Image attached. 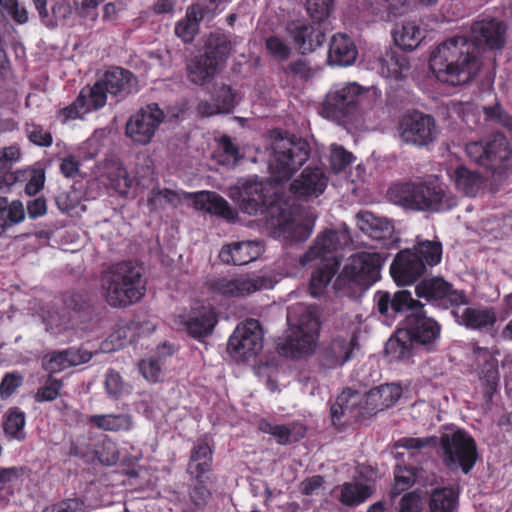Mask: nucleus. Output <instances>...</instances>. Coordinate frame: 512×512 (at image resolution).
Here are the masks:
<instances>
[{"label": "nucleus", "mask_w": 512, "mask_h": 512, "mask_svg": "<svg viewBox=\"0 0 512 512\" xmlns=\"http://www.w3.org/2000/svg\"><path fill=\"white\" fill-rule=\"evenodd\" d=\"M270 149L269 170L272 180L247 181L240 191L239 207L249 215L267 212L270 216L269 226L278 237L305 241L312 234L315 217L282 209L279 183L289 180L307 161L308 143L274 132Z\"/></svg>", "instance_id": "obj_1"}, {"label": "nucleus", "mask_w": 512, "mask_h": 512, "mask_svg": "<svg viewBox=\"0 0 512 512\" xmlns=\"http://www.w3.org/2000/svg\"><path fill=\"white\" fill-rule=\"evenodd\" d=\"M506 26L496 19L472 24L470 40L455 36L440 43L431 53L429 67L435 77L450 85H460L473 78L480 68L478 44L500 48L505 41Z\"/></svg>", "instance_id": "obj_2"}, {"label": "nucleus", "mask_w": 512, "mask_h": 512, "mask_svg": "<svg viewBox=\"0 0 512 512\" xmlns=\"http://www.w3.org/2000/svg\"><path fill=\"white\" fill-rule=\"evenodd\" d=\"M375 301L379 313L388 319H392L399 312L410 311L402 330L407 333L413 343L430 348L440 339V325L422 312L421 303L414 300L409 291H398L392 299L387 292H377Z\"/></svg>", "instance_id": "obj_3"}, {"label": "nucleus", "mask_w": 512, "mask_h": 512, "mask_svg": "<svg viewBox=\"0 0 512 512\" xmlns=\"http://www.w3.org/2000/svg\"><path fill=\"white\" fill-rule=\"evenodd\" d=\"M388 196L393 203L415 211L442 212L457 205V197L437 179L397 183Z\"/></svg>", "instance_id": "obj_4"}, {"label": "nucleus", "mask_w": 512, "mask_h": 512, "mask_svg": "<svg viewBox=\"0 0 512 512\" xmlns=\"http://www.w3.org/2000/svg\"><path fill=\"white\" fill-rule=\"evenodd\" d=\"M287 322L290 335L278 342L277 348L280 354L291 358L313 354L320 331L316 309L303 303L292 305L287 310Z\"/></svg>", "instance_id": "obj_5"}, {"label": "nucleus", "mask_w": 512, "mask_h": 512, "mask_svg": "<svg viewBox=\"0 0 512 512\" xmlns=\"http://www.w3.org/2000/svg\"><path fill=\"white\" fill-rule=\"evenodd\" d=\"M101 293L112 307H126L138 302L145 293L142 268L132 262L110 267L102 277Z\"/></svg>", "instance_id": "obj_6"}, {"label": "nucleus", "mask_w": 512, "mask_h": 512, "mask_svg": "<svg viewBox=\"0 0 512 512\" xmlns=\"http://www.w3.org/2000/svg\"><path fill=\"white\" fill-rule=\"evenodd\" d=\"M443 462L453 470L467 474L477 459L476 443L465 431L447 428L440 437Z\"/></svg>", "instance_id": "obj_7"}, {"label": "nucleus", "mask_w": 512, "mask_h": 512, "mask_svg": "<svg viewBox=\"0 0 512 512\" xmlns=\"http://www.w3.org/2000/svg\"><path fill=\"white\" fill-rule=\"evenodd\" d=\"M263 329L256 319H247L235 328L228 340L227 349L238 361L254 358L263 348Z\"/></svg>", "instance_id": "obj_8"}, {"label": "nucleus", "mask_w": 512, "mask_h": 512, "mask_svg": "<svg viewBox=\"0 0 512 512\" xmlns=\"http://www.w3.org/2000/svg\"><path fill=\"white\" fill-rule=\"evenodd\" d=\"M351 242V236L346 225H340L337 229H328L319 234L309 250L300 258V264L305 267L313 262H328L339 265L334 253L347 246Z\"/></svg>", "instance_id": "obj_9"}, {"label": "nucleus", "mask_w": 512, "mask_h": 512, "mask_svg": "<svg viewBox=\"0 0 512 512\" xmlns=\"http://www.w3.org/2000/svg\"><path fill=\"white\" fill-rule=\"evenodd\" d=\"M366 89L356 82L334 84L326 97L325 109L332 118H349L358 109Z\"/></svg>", "instance_id": "obj_10"}, {"label": "nucleus", "mask_w": 512, "mask_h": 512, "mask_svg": "<svg viewBox=\"0 0 512 512\" xmlns=\"http://www.w3.org/2000/svg\"><path fill=\"white\" fill-rule=\"evenodd\" d=\"M398 132L402 142L417 147H428L439 134L434 118L420 112L404 115L399 122Z\"/></svg>", "instance_id": "obj_11"}, {"label": "nucleus", "mask_w": 512, "mask_h": 512, "mask_svg": "<svg viewBox=\"0 0 512 512\" xmlns=\"http://www.w3.org/2000/svg\"><path fill=\"white\" fill-rule=\"evenodd\" d=\"M166 119L169 115H165L157 104H148L130 116L126 123V136L136 144L147 145Z\"/></svg>", "instance_id": "obj_12"}, {"label": "nucleus", "mask_w": 512, "mask_h": 512, "mask_svg": "<svg viewBox=\"0 0 512 512\" xmlns=\"http://www.w3.org/2000/svg\"><path fill=\"white\" fill-rule=\"evenodd\" d=\"M277 280L269 275L247 274L235 278L214 279L210 287L213 292L228 297H243L254 292L272 289Z\"/></svg>", "instance_id": "obj_13"}, {"label": "nucleus", "mask_w": 512, "mask_h": 512, "mask_svg": "<svg viewBox=\"0 0 512 512\" xmlns=\"http://www.w3.org/2000/svg\"><path fill=\"white\" fill-rule=\"evenodd\" d=\"M230 51L225 39H221L215 48L209 47L205 54L195 57L188 64L189 79L199 85L210 82L223 67Z\"/></svg>", "instance_id": "obj_14"}, {"label": "nucleus", "mask_w": 512, "mask_h": 512, "mask_svg": "<svg viewBox=\"0 0 512 512\" xmlns=\"http://www.w3.org/2000/svg\"><path fill=\"white\" fill-rule=\"evenodd\" d=\"M192 197L195 209L220 216L227 221H234L237 213L229 206L228 202L214 192L201 191L193 195L179 193L177 191L164 189L166 205L177 206L183 198Z\"/></svg>", "instance_id": "obj_15"}, {"label": "nucleus", "mask_w": 512, "mask_h": 512, "mask_svg": "<svg viewBox=\"0 0 512 512\" xmlns=\"http://www.w3.org/2000/svg\"><path fill=\"white\" fill-rule=\"evenodd\" d=\"M386 257L378 252L363 251L352 255L345 266V274L354 282L370 286L380 278Z\"/></svg>", "instance_id": "obj_16"}, {"label": "nucleus", "mask_w": 512, "mask_h": 512, "mask_svg": "<svg viewBox=\"0 0 512 512\" xmlns=\"http://www.w3.org/2000/svg\"><path fill=\"white\" fill-rule=\"evenodd\" d=\"M217 322L215 309L205 304H196L189 312L179 314L175 318V323L196 339L210 335Z\"/></svg>", "instance_id": "obj_17"}, {"label": "nucleus", "mask_w": 512, "mask_h": 512, "mask_svg": "<svg viewBox=\"0 0 512 512\" xmlns=\"http://www.w3.org/2000/svg\"><path fill=\"white\" fill-rule=\"evenodd\" d=\"M415 292L419 298L437 302L444 307L467 304V298L462 291L453 289L448 282L439 277L423 280L416 286Z\"/></svg>", "instance_id": "obj_18"}, {"label": "nucleus", "mask_w": 512, "mask_h": 512, "mask_svg": "<svg viewBox=\"0 0 512 512\" xmlns=\"http://www.w3.org/2000/svg\"><path fill=\"white\" fill-rule=\"evenodd\" d=\"M98 177L102 183L121 195H127L138 185L136 177L130 176L121 161L115 157L107 158L98 166Z\"/></svg>", "instance_id": "obj_19"}, {"label": "nucleus", "mask_w": 512, "mask_h": 512, "mask_svg": "<svg viewBox=\"0 0 512 512\" xmlns=\"http://www.w3.org/2000/svg\"><path fill=\"white\" fill-rule=\"evenodd\" d=\"M107 102V92L100 80L93 86L84 87L76 101L63 109L65 119L81 118L88 112L102 108Z\"/></svg>", "instance_id": "obj_20"}, {"label": "nucleus", "mask_w": 512, "mask_h": 512, "mask_svg": "<svg viewBox=\"0 0 512 512\" xmlns=\"http://www.w3.org/2000/svg\"><path fill=\"white\" fill-rule=\"evenodd\" d=\"M426 267L411 249L400 251L390 267V273L398 285H409L421 277Z\"/></svg>", "instance_id": "obj_21"}, {"label": "nucleus", "mask_w": 512, "mask_h": 512, "mask_svg": "<svg viewBox=\"0 0 512 512\" xmlns=\"http://www.w3.org/2000/svg\"><path fill=\"white\" fill-rule=\"evenodd\" d=\"M355 219L357 227L370 238L385 241L386 246L398 241L394 225L388 218L375 215L370 211H360Z\"/></svg>", "instance_id": "obj_22"}, {"label": "nucleus", "mask_w": 512, "mask_h": 512, "mask_svg": "<svg viewBox=\"0 0 512 512\" xmlns=\"http://www.w3.org/2000/svg\"><path fill=\"white\" fill-rule=\"evenodd\" d=\"M368 67L384 78L399 79L409 70V61L405 55L386 48L384 52L373 54L368 60Z\"/></svg>", "instance_id": "obj_23"}, {"label": "nucleus", "mask_w": 512, "mask_h": 512, "mask_svg": "<svg viewBox=\"0 0 512 512\" xmlns=\"http://www.w3.org/2000/svg\"><path fill=\"white\" fill-rule=\"evenodd\" d=\"M286 32L302 54L312 52L324 42V33L305 19L289 22Z\"/></svg>", "instance_id": "obj_24"}, {"label": "nucleus", "mask_w": 512, "mask_h": 512, "mask_svg": "<svg viewBox=\"0 0 512 512\" xmlns=\"http://www.w3.org/2000/svg\"><path fill=\"white\" fill-rule=\"evenodd\" d=\"M328 185V178L320 168H306L295 179L291 186V192L298 198L312 199L319 197Z\"/></svg>", "instance_id": "obj_25"}, {"label": "nucleus", "mask_w": 512, "mask_h": 512, "mask_svg": "<svg viewBox=\"0 0 512 512\" xmlns=\"http://www.w3.org/2000/svg\"><path fill=\"white\" fill-rule=\"evenodd\" d=\"M356 346L357 338L354 333L335 337L323 351V367L331 369L344 365L351 359Z\"/></svg>", "instance_id": "obj_26"}, {"label": "nucleus", "mask_w": 512, "mask_h": 512, "mask_svg": "<svg viewBox=\"0 0 512 512\" xmlns=\"http://www.w3.org/2000/svg\"><path fill=\"white\" fill-rule=\"evenodd\" d=\"M263 251L261 241L234 242L222 247L219 258L226 264L245 265L259 258Z\"/></svg>", "instance_id": "obj_27"}, {"label": "nucleus", "mask_w": 512, "mask_h": 512, "mask_svg": "<svg viewBox=\"0 0 512 512\" xmlns=\"http://www.w3.org/2000/svg\"><path fill=\"white\" fill-rule=\"evenodd\" d=\"M462 306H456L452 310L456 322L460 325L474 330H482L492 327L497 321V315L493 308Z\"/></svg>", "instance_id": "obj_28"}, {"label": "nucleus", "mask_w": 512, "mask_h": 512, "mask_svg": "<svg viewBox=\"0 0 512 512\" xmlns=\"http://www.w3.org/2000/svg\"><path fill=\"white\" fill-rule=\"evenodd\" d=\"M402 388L399 384L390 383L371 389L365 395V413H376L393 406L401 397Z\"/></svg>", "instance_id": "obj_29"}, {"label": "nucleus", "mask_w": 512, "mask_h": 512, "mask_svg": "<svg viewBox=\"0 0 512 512\" xmlns=\"http://www.w3.org/2000/svg\"><path fill=\"white\" fill-rule=\"evenodd\" d=\"M90 359L89 352L70 348L46 355L43 359V367L49 373H58L72 366L86 363Z\"/></svg>", "instance_id": "obj_30"}, {"label": "nucleus", "mask_w": 512, "mask_h": 512, "mask_svg": "<svg viewBox=\"0 0 512 512\" xmlns=\"http://www.w3.org/2000/svg\"><path fill=\"white\" fill-rule=\"evenodd\" d=\"M358 52L354 42L345 34H336L332 37L328 63L332 66H349L357 58Z\"/></svg>", "instance_id": "obj_31"}, {"label": "nucleus", "mask_w": 512, "mask_h": 512, "mask_svg": "<svg viewBox=\"0 0 512 512\" xmlns=\"http://www.w3.org/2000/svg\"><path fill=\"white\" fill-rule=\"evenodd\" d=\"M99 80L106 92L113 96H124L131 93L136 83L130 71L119 67L108 69Z\"/></svg>", "instance_id": "obj_32"}, {"label": "nucleus", "mask_w": 512, "mask_h": 512, "mask_svg": "<svg viewBox=\"0 0 512 512\" xmlns=\"http://www.w3.org/2000/svg\"><path fill=\"white\" fill-rule=\"evenodd\" d=\"M392 36L397 46L403 50L412 51L425 38V31L416 21H404L396 25Z\"/></svg>", "instance_id": "obj_33"}, {"label": "nucleus", "mask_w": 512, "mask_h": 512, "mask_svg": "<svg viewBox=\"0 0 512 512\" xmlns=\"http://www.w3.org/2000/svg\"><path fill=\"white\" fill-rule=\"evenodd\" d=\"M511 153L506 137L499 133L494 134L486 142L487 168L491 170L505 168Z\"/></svg>", "instance_id": "obj_34"}, {"label": "nucleus", "mask_w": 512, "mask_h": 512, "mask_svg": "<svg viewBox=\"0 0 512 512\" xmlns=\"http://www.w3.org/2000/svg\"><path fill=\"white\" fill-rule=\"evenodd\" d=\"M235 106L234 94L228 86H221L212 97L211 102L202 101L198 111L203 116H213L222 113H229Z\"/></svg>", "instance_id": "obj_35"}, {"label": "nucleus", "mask_w": 512, "mask_h": 512, "mask_svg": "<svg viewBox=\"0 0 512 512\" xmlns=\"http://www.w3.org/2000/svg\"><path fill=\"white\" fill-rule=\"evenodd\" d=\"M211 462L212 451L210 446L204 441H198L191 452L188 472L196 479H200L210 471Z\"/></svg>", "instance_id": "obj_36"}, {"label": "nucleus", "mask_w": 512, "mask_h": 512, "mask_svg": "<svg viewBox=\"0 0 512 512\" xmlns=\"http://www.w3.org/2000/svg\"><path fill=\"white\" fill-rule=\"evenodd\" d=\"M89 423L104 431H129L134 422L129 414H98L89 418Z\"/></svg>", "instance_id": "obj_37"}, {"label": "nucleus", "mask_w": 512, "mask_h": 512, "mask_svg": "<svg viewBox=\"0 0 512 512\" xmlns=\"http://www.w3.org/2000/svg\"><path fill=\"white\" fill-rule=\"evenodd\" d=\"M451 178L456 189L467 196H475L483 185L482 177L464 166L457 167Z\"/></svg>", "instance_id": "obj_38"}, {"label": "nucleus", "mask_w": 512, "mask_h": 512, "mask_svg": "<svg viewBox=\"0 0 512 512\" xmlns=\"http://www.w3.org/2000/svg\"><path fill=\"white\" fill-rule=\"evenodd\" d=\"M411 250L418 255L426 268L436 266L441 262L442 243L438 240H426L417 236L416 244Z\"/></svg>", "instance_id": "obj_39"}, {"label": "nucleus", "mask_w": 512, "mask_h": 512, "mask_svg": "<svg viewBox=\"0 0 512 512\" xmlns=\"http://www.w3.org/2000/svg\"><path fill=\"white\" fill-rule=\"evenodd\" d=\"M318 267L313 272L310 280V293L317 297L324 293L333 276L335 275L338 265H334L331 260L328 262H313Z\"/></svg>", "instance_id": "obj_40"}, {"label": "nucleus", "mask_w": 512, "mask_h": 512, "mask_svg": "<svg viewBox=\"0 0 512 512\" xmlns=\"http://www.w3.org/2000/svg\"><path fill=\"white\" fill-rule=\"evenodd\" d=\"M202 11L199 6H191L187 9L185 17L177 22L175 34L183 42L193 41L199 29V21L202 19Z\"/></svg>", "instance_id": "obj_41"}, {"label": "nucleus", "mask_w": 512, "mask_h": 512, "mask_svg": "<svg viewBox=\"0 0 512 512\" xmlns=\"http://www.w3.org/2000/svg\"><path fill=\"white\" fill-rule=\"evenodd\" d=\"M413 342L402 329L391 337L385 346V351L391 361H405L412 355Z\"/></svg>", "instance_id": "obj_42"}, {"label": "nucleus", "mask_w": 512, "mask_h": 512, "mask_svg": "<svg viewBox=\"0 0 512 512\" xmlns=\"http://www.w3.org/2000/svg\"><path fill=\"white\" fill-rule=\"evenodd\" d=\"M458 504V494L452 487L434 489L429 500L431 512H453Z\"/></svg>", "instance_id": "obj_43"}, {"label": "nucleus", "mask_w": 512, "mask_h": 512, "mask_svg": "<svg viewBox=\"0 0 512 512\" xmlns=\"http://www.w3.org/2000/svg\"><path fill=\"white\" fill-rule=\"evenodd\" d=\"M365 396L351 389L344 390L331 406V416L333 420H339L346 413H353L362 403Z\"/></svg>", "instance_id": "obj_44"}, {"label": "nucleus", "mask_w": 512, "mask_h": 512, "mask_svg": "<svg viewBox=\"0 0 512 512\" xmlns=\"http://www.w3.org/2000/svg\"><path fill=\"white\" fill-rule=\"evenodd\" d=\"M136 328L134 324L118 325L116 330L112 332L101 344V349L104 352H111L118 350L134 340L135 336L133 330Z\"/></svg>", "instance_id": "obj_45"}, {"label": "nucleus", "mask_w": 512, "mask_h": 512, "mask_svg": "<svg viewBox=\"0 0 512 512\" xmlns=\"http://www.w3.org/2000/svg\"><path fill=\"white\" fill-rule=\"evenodd\" d=\"M46 330L52 335L70 336L69 330L71 328L70 319L65 314H60L58 311L51 309L44 310L41 315Z\"/></svg>", "instance_id": "obj_46"}, {"label": "nucleus", "mask_w": 512, "mask_h": 512, "mask_svg": "<svg viewBox=\"0 0 512 512\" xmlns=\"http://www.w3.org/2000/svg\"><path fill=\"white\" fill-rule=\"evenodd\" d=\"M473 353L480 373L487 378V381L495 379L498 366L496 352L484 347H475Z\"/></svg>", "instance_id": "obj_47"}, {"label": "nucleus", "mask_w": 512, "mask_h": 512, "mask_svg": "<svg viewBox=\"0 0 512 512\" xmlns=\"http://www.w3.org/2000/svg\"><path fill=\"white\" fill-rule=\"evenodd\" d=\"M372 494L368 485L360 483H345L341 487L340 501L347 506H354L364 502Z\"/></svg>", "instance_id": "obj_48"}, {"label": "nucleus", "mask_w": 512, "mask_h": 512, "mask_svg": "<svg viewBox=\"0 0 512 512\" xmlns=\"http://www.w3.org/2000/svg\"><path fill=\"white\" fill-rule=\"evenodd\" d=\"M25 414L17 408L10 409L5 416L4 431L9 437L22 441L26 437Z\"/></svg>", "instance_id": "obj_49"}, {"label": "nucleus", "mask_w": 512, "mask_h": 512, "mask_svg": "<svg viewBox=\"0 0 512 512\" xmlns=\"http://www.w3.org/2000/svg\"><path fill=\"white\" fill-rule=\"evenodd\" d=\"M215 158L220 164L228 167L235 166L240 159L238 148L228 136H222L219 139Z\"/></svg>", "instance_id": "obj_50"}, {"label": "nucleus", "mask_w": 512, "mask_h": 512, "mask_svg": "<svg viewBox=\"0 0 512 512\" xmlns=\"http://www.w3.org/2000/svg\"><path fill=\"white\" fill-rule=\"evenodd\" d=\"M417 473L414 468L397 466L394 472V485L391 490L393 497L410 488L416 481Z\"/></svg>", "instance_id": "obj_51"}, {"label": "nucleus", "mask_w": 512, "mask_h": 512, "mask_svg": "<svg viewBox=\"0 0 512 512\" xmlns=\"http://www.w3.org/2000/svg\"><path fill=\"white\" fill-rule=\"evenodd\" d=\"M354 160L353 154L344 147L337 144L330 146L329 162L335 173L344 171Z\"/></svg>", "instance_id": "obj_52"}, {"label": "nucleus", "mask_w": 512, "mask_h": 512, "mask_svg": "<svg viewBox=\"0 0 512 512\" xmlns=\"http://www.w3.org/2000/svg\"><path fill=\"white\" fill-rule=\"evenodd\" d=\"M438 444V439L435 436L428 437H403L397 440L396 447L405 448L412 451H424L428 448H433Z\"/></svg>", "instance_id": "obj_53"}, {"label": "nucleus", "mask_w": 512, "mask_h": 512, "mask_svg": "<svg viewBox=\"0 0 512 512\" xmlns=\"http://www.w3.org/2000/svg\"><path fill=\"white\" fill-rule=\"evenodd\" d=\"M265 45L269 55L279 62L286 61L292 52L291 47L276 35L268 37Z\"/></svg>", "instance_id": "obj_54"}, {"label": "nucleus", "mask_w": 512, "mask_h": 512, "mask_svg": "<svg viewBox=\"0 0 512 512\" xmlns=\"http://www.w3.org/2000/svg\"><path fill=\"white\" fill-rule=\"evenodd\" d=\"M98 460L105 465H113L119 459V452L116 444L109 438L101 440L99 446L95 450Z\"/></svg>", "instance_id": "obj_55"}, {"label": "nucleus", "mask_w": 512, "mask_h": 512, "mask_svg": "<svg viewBox=\"0 0 512 512\" xmlns=\"http://www.w3.org/2000/svg\"><path fill=\"white\" fill-rule=\"evenodd\" d=\"M306 8L311 18L322 22L329 17L332 11V0H307Z\"/></svg>", "instance_id": "obj_56"}, {"label": "nucleus", "mask_w": 512, "mask_h": 512, "mask_svg": "<svg viewBox=\"0 0 512 512\" xmlns=\"http://www.w3.org/2000/svg\"><path fill=\"white\" fill-rule=\"evenodd\" d=\"M105 390L112 398L121 397L126 391V385L120 374L114 370H109L105 377Z\"/></svg>", "instance_id": "obj_57"}, {"label": "nucleus", "mask_w": 512, "mask_h": 512, "mask_svg": "<svg viewBox=\"0 0 512 512\" xmlns=\"http://www.w3.org/2000/svg\"><path fill=\"white\" fill-rule=\"evenodd\" d=\"M23 467L0 468V491L9 490L18 484L24 474Z\"/></svg>", "instance_id": "obj_58"}, {"label": "nucleus", "mask_w": 512, "mask_h": 512, "mask_svg": "<svg viewBox=\"0 0 512 512\" xmlns=\"http://www.w3.org/2000/svg\"><path fill=\"white\" fill-rule=\"evenodd\" d=\"M259 429L264 433L273 435L280 444H287L293 440L290 429L284 425H276L266 420H261L259 422Z\"/></svg>", "instance_id": "obj_59"}, {"label": "nucleus", "mask_w": 512, "mask_h": 512, "mask_svg": "<svg viewBox=\"0 0 512 512\" xmlns=\"http://www.w3.org/2000/svg\"><path fill=\"white\" fill-rule=\"evenodd\" d=\"M0 6L18 24H24L29 19L26 8L18 0H0Z\"/></svg>", "instance_id": "obj_60"}, {"label": "nucleus", "mask_w": 512, "mask_h": 512, "mask_svg": "<svg viewBox=\"0 0 512 512\" xmlns=\"http://www.w3.org/2000/svg\"><path fill=\"white\" fill-rule=\"evenodd\" d=\"M21 159L20 148L11 145L0 149V172L8 171Z\"/></svg>", "instance_id": "obj_61"}, {"label": "nucleus", "mask_w": 512, "mask_h": 512, "mask_svg": "<svg viewBox=\"0 0 512 512\" xmlns=\"http://www.w3.org/2000/svg\"><path fill=\"white\" fill-rule=\"evenodd\" d=\"M139 370L143 377L151 382H156L161 376L160 359L147 358L139 363Z\"/></svg>", "instance_id": "obj_62"}, {"label": "nucleus", "mask_w": 512, "mask_h": 512, "mask_svg": "<svg viewBox=\"0 0 512 512\" xmlns=\"http://www.w3.org/2000/svg\"><path fill=\"white\" fill-rule=\"evenodd\" d=\"M62 384L56 379L49 378L45 385L38 389L35 394L37 402L52 401L59 395Z\"/></svg>", "instance_id": "obj_63"}, {"label": "nucleus", "mask_w": 512, "mask_h": 512, "mask_svg": "<svg viewBox=\"0 0 512 512\" xmlns=\"http://www.w3.org/2000/svg\"><path fill=\"white\" fill-rule=\"evenodd\" d=\"M422 510L423 502L419 494L410 492L402 497L399 512H422Z\"/></svg>", "instance_id": "obj_64"}]
</instances>
